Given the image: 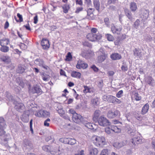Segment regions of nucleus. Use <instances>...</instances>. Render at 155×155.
<instances>
[{
	"label": "nucleus",
	"instance_id": "obj_11",
	"mask_svg": "<svg viewBox=\"0 0 155 155\" xmlns=\"http://www.w3.org/2000/svg\"><path fill=\"white\" fill-rule=\"evenodd\" d=\"M149 11L144 9H142L141 10V15L140 16L142 21L147 19L148 17Z\"/></svg>",
	"mask_w": 155,
	"mask_h": 155
},
{
	"label": "nucleus",
	"instance_id": "obj_27",
	"mask_svg": "<svg viewBox=\"0 0 155 155\" xmlns=\"http://www.w3.org/2000/svg\"><path fill=\"white\" fill-rule=\"evenodd\" d=\"M130 10L133 12L135 11L137 8L136 3L133 2L130 3Z\"/></svg>",
	"mask_w": 155,
	"mask_h": 155
},
{
	"label": "nucleus",
	"instance_id": "obj_48",
	"mask_svg": "<svg viewBox=\"0 0 155 155\" xmlns=\"http://www.w3.org/2000/svg\"><path fill=\"white\" fill-rule=\"evenodd\" d=\"M72 59V56L71 53L70 52H68L66 56V60L69 61H71Z\"/></svg>",
	"mask_w": 155,
	"mask_h": 155
},
{
	"label": "nucleus",
	"instance_id": "obj_10",
	"mask_svg": "<svg viewBox=\"0 0 155 155\" xmlns=\"http://www.w3.org/2000/svg\"><path fill=\"white\" fill-rule=\"evenodd\" d=\"M41 45L43 49L47 50L50 47V44L48 40L46 39H43L41 42Z\"/></svg>",
	"mask_w": 155,
	"mask_h": 155
},
{
	"label": "nucleus",
	"instance_id": "obj_56",
	"mask_svg": "<svg viewBox=\"0 0 155 155\" xmlns=\"http://www.w3.org/2000/svg\"><path fill=\"white\" fill-rule=\"evenodd\" d=\"M123 91L120 90L116 94V97L118 98L121 97L123 95Z\"/></svg>",
	"mask_w": 155,
	"mask_h": 155
},
{
	"label": "nucleus",
	"instance_id": "obj_23",
	"mask_svg": "<svg viewBox=\"0 0 155 155\" xmlns=\"http://www.w3.org/2000/svg\"><path fill=\"white\" fill-rule=\"evenodd\" d=\"M100 113L101 111L99 110H97L95 111L93 117V120L94 121L97 122L99 119L98 117L100 115Z\"/></svg>",
	"mask_w": 155,
	"mask_h": 155
},
{
	"label": "nucleus",
	"instance_id": "obj_59",
	"mask_svg": "<svg viewBox=\"0 0 155 155\" xmlns=\"http://www.w3.org/2000/svg\"><path fill=\"white\" fill-rule=\"evenodd\" d=\"M24 143L26 146H31V143L27 140L25 139L24 140Z\"/></svg>",
	"mask_w": 155,
	"mask_h": 155
},
{
	"label": "nucleus",
	"instance_id": "obj_63",
	"mask_svg": "<svg viewBox=\"0 0 155 155\" xmlns=\"http://www.w3.org/2000/svg\"><path fill=\"white\" fill-rule=\"evenodd\" d=\"M111 131H112V130H111V128H110V127H107L105 129V132L108 134H110Z\"/></svg>",
	"mask_w": 155,
	"mask_h": 155
},
{
	"label": "nucleus",
	"instance_id": "obj_24",
	"mask_svg": "<svg viewBox=\"0 0 155 155\" xmlns=\"http://www.w3.org/2000/svg\"><path fill=\"white\" fill-rule=\"evenodd\" d=\"M10 40L8 38H4L2 39H0V45H8L9 44Z\"/></svg>",
	"mask_w": 155,
	"mask_h": 155
},
{
	"label": "nucleus",
	"instance_id": "obj_30",
	"mask_svg": "<svg viewBox=\"0 0 155 155\" xmlns=\"http://www.w3.org/2000/svg\"><path fill=\"white\" fill-rule=\"evenodd\" d=\"M24 106L23 104L22 103H17L15 106V108L17 110L20 111V110H22L24 108Z\"/></svg>",
	"mask_w": 155,
	"mask_h": 155
},
{
	"label": "nucleus",
	"instance_id": "obj_47",
	"mask_svg": "<svg viewBox=\"0 0 155 155\" xmlns=\"http://www.w3.org/2000/svg\"><path fill=\"white\" fill-rule=\"evenodd\" d=\"M42 149L45 151L46 152L50 151V147L48 145H45L42 147Z\"/></svg>",
	"mask_w": 155,
	"mask_h": 155
},
{
	"label": "nucleus",
	"instance_id": "obj_7",
	"mask_svg": "<svg viewBox=\"0 0 155 155\" xmlns=\"http://www.w3.org/2000/svg\"><path fill=\"white\" fill-rule=\"evenodd\" d=\"M30 91L32 94L36 93L39 95L41 94L43 92L40 87L37 85H34L32 88L30 90Z\"/></svg>",
	"mask_w": 155,
	"mask_h": 155
},
{
	"label": "nucleus",
	"instance_id": "obj_39",
	"mask_svg": "<svg viewBox=\"0 0 155 155\" xmlns=\"http://www.w3.org/2000/svg\"><path fill=\"white\" fill-rule=\"evenodd\" d=\"M62 8L63 9L64 12L67 13L70 8L69 5L68 4H65L62 6Z\"/></svg>",
	"mask_w": 155,
	"mask_h": 155
},
{
	"label": "nucleus",
	"instance_id": "obj_18",
	"mask_svg": "<svg viewBox=\"0 0 155 155\" xmlns=\"http://www.w3.org/2000/svg\"><path fill=\"white\" fill-rule=\"evenodd\" d=\"M110 57L113 60H119L122 58L121 54L117 53H112L111 54Z\"/></svg>",
	"mask_w": 155,
	"mask_h": 155
},
{
	"label": "nucleus",
	"instance_id": "obj_58",
	"mask_svg": "<svg viewBox=\"0 0 155 155\" xmlns=\"http://www.w3.org/2000/svg\"><path fill=\"white\" fill-rule=\"evenodd\" d=\"M104 22L107 27L109 26V18H106L104 19Z\"/></svg>",
	"mask_w": 155,
	"mask_h": 155
},
{
	"label": "nucleus",
	"instance_id": "obj_53",
	"mask_svg": "<svg viewBox=\"0 0 155 155\" xmlns=\"http://www.w3.org/2000/svg\"><path fill=\"white\" fill-rule=\"evenodd\" d=\"M17 16L19 18V19L18 20H17V22H21L23 21L22 16L19 13H17Z\"/></svg>",
	"mask_w": 155,
	"mask_h": 155
},
{
	"label": "nucleus",
	"instance_id": "obj_51",
	"mask_svg": "<svg viewBox=\"0 0 155 155\" xmlns=\"http://www.w3.org/2000/svg\"><path fill=\"white\" fill-rule=\"evenodd\" d=\"M115 99L116 97H115L110 95L109 100V102H111L113 104H114Z\"/></svg>",
	"mask_w": 155,
	"mask_h": 155
},
{
	"label": "nucleus",
	"instance_id": "obj_29",
	"mask_svg": "<svg viewBox=\"0 0 155 155\" xmlns=\"http://www.w3.org/2000/svg\"><path fill=\"white\" fill-rule=\"evenodd\" d=\"M124 11L125 14L128 18L131 21H132L133 18L132 17V14L131 12L127 9H125Z\"/></svg>",
	"mask_w": 155,
	"mask_h": 155
},
{
	"label": "nucleus",
	"instance_id": "obj_36",
	"mask_svg": "<svg viewBox=\"0 0 155 155\" xmlns=\"http://www.w3.org/2000/svg\"><path fill=\"white\" fill-rule=\"evenodd\" d=\"M94 4L96 10H98L100 8V2L99 0H94Z\"/></svg>",
	"mask_w": 155,
	"mask_h": 155
},
{
	"label": "nucleus",
	"instance_id": "obj_28",
	"mask_svg": "<svg viewBox=\"0 0 155 155\" xmlns=\"http://www.w3.org/2000/svg\"><path fill=\"white\" fill-rule=\"evenodd\" d=\"M91 102V104L94 106H97L99 104V99L97 97L92 99Z\"/></svg>",
	"mask_w": 155,
	"mask_h": 155
},
{
	"label": "nucleus",
	"instance_id": "obj_38",
	"mask_svg": "<svg viewBox=\"0 0 155 155\" xmlns=\"http://www.w3.org/2000/svg\"><path fill=\"white\" fill-rule=\"evenodd\" d=\"M25 70V69L21 65H19L17 70V72L19 73H22Z\"/></svg>",
	"mask_w": 155,
	"mask_h": 155
},
{
	"label": "nucleus",
	"instance_id": "obj_54",
	"mask_svg": "<svg viewBox=\"0 0 155 155\" xmlns=\"http://www.w3.org/2000/svg\"><path fill=\"white\" fill-rule=\"evenodd\" d=\"M57 110L58 111V113L61 116H63V115L65 113L64 111L63 110V109L61 108L58 109Z\"/></svg>",
	"mask_w": 155,
	"mask_h": 155
},
{
	"label": "nucleus",
	"instance_id": "obj_32",
	"mask_svg": "<svg viewBox=\"0 0 155 155\" xmlns=\"http://www.w3.org/2000/svg\"><path fill=\"white\" fill-rule=\"evenodd\" d=\"M84 89L83 90V92L84 93H91L93 92V89L88 87L87 86H84Z\"/></svg>",
	"mask_w": 155,
	"mask_h": 155
},
{
	"label": "nucleus",
	"instance_id": "obj_52",
	"mask_svg": "<svg viewBox=\"0 0 155 155\" xmlns=\"http://www.w3.org/2000/svg\"><path fill=\"white\" fill-rule=\"evenodd\" d=\"M110 96V95H104L102 97V99L104 101L109 102Z\"/></svg>",
	"mask_w": 155,
	"mask_h": 155
},
{
	"label": "nucleus",
	"instance_id": "obj_12",
	"mask_svg": "<svg viewBox=\"0 0 155 155\" xmlns=\"http://www.w3.org/2000/svg\"><path fill=\"white\" fill-rule=\"evenodd\" d=\"M120 114L119 111L116 110L113 111L111 110L109 111L107 113V117L110 118H112L115 117L117 115H118Z\"/></svg>",
	"mask_w": 155,
	"mask_h": 155
},
{
	"label": "nucleus",
	"instance_id": "obj_5",
	"mask_svg": "<svg viewBox=\"0 0 155 155\" xmlns=\"http://www.w3.org/2000/svg\"><path fill=\"white\" fill-rule=\"evenodd\" d=\"M59 141L65 144H68L71 145H73L76 143V140L74 139L71 138H62L59 139Z\"/></svg>",
	"mask_w": 155,
	"mask_h": 155
},
{
	"label": "nucleus",
	"instance_id": "obj_3",
	"mask_svg": "<svg viewBox=\"0 0 155 155\" xmlns=\"http://www.w3.org/2000/svg\"><path fill=\"white\" fill-rule=\"evenodd\" d=\"M122 29V25H115L112 24L111 25V30L113 34L119 35Z\"/></svg>",
	"mask_w": 155,
	"mask_h": 155
},
{
	"label": "nucleus",
	"instance_id": "obj_45",
	"mask_svg": "<svg viewBox=\"0 0 155 155\" xmlns=\"http://www.w3.org/2000/svg\"><path fill=\"white\" fill-rule=\"evenodd\" d=\"M43 110H40L37 112L35 115L39 117H43Z\"/></svg>",
	"mask_w": 155,
	"mask_h": 155
},
{
	"label": "nucleus",
	"instance_id": "obj_4",
	"mask_svg": "<svg viewBox=\"0 0 155 155\" xmlns=\"http://www.w3.org/2000/svg\"><path fill=\"white\" fill-rule=\"evenodd\" d=\"M98 124L101 126L105 127L110 125V123L109 120L104 116H102L98 119Z\"/></svg>",
	"mask_w": 155,
	"mask_h": 155
},
{
	"label": "nucleus",
	"instance_id": "obj_15",
	"mask_svg": "<svg viewBox=\"0 0 155 155\" xmlns=\"http://www.w3.org/2000/svg\"><path fill=\"white\" fill-rule=\"evenodd\" d=\"M88 65L86 63H85L83 61L79 60L78 61L77 64L76 66V68L78 69L86 68H87Z\"/></svg>",
	"mask_w": 155,
	"mask_h": 155
},
{
	"label": "nucleus",
	"instance_id": "obj_57",
	"mask_svg": "<svg viewBox=\"0 0 155 155\" xmlns=\"http://www.w3.org/2000/svg\"><path fill=\"white\" fill-rule=\"evenodd\" d=\"M121 68L122 71H127L128 69L127 66L126 64L122 65Z\"/></svg>",
	"mask_w": 155,
	"mask_h": 155
},
{
	"label": "nucleus",
	"instance_id": "obj_33",
	"mask_svg": "<svg viewBox=\"0 0 155 155\" xmlns=\"http://www.w3.org/2000/svg\"><path fill=\"white\" fill-rule=\"evenodd\" d=\"M101 140H100L99 143V147H102L105 144V139L104 137H100Z\"/></svg>",
	"mask_w": 155,
	"mask_h": 155
},
{
	"label": "nucleus",
	"instance_id": "obj_37",
	"mask_svg": "<svg viewBox=\"0 0 155 155\" xmlns=\"http://www.w3.org/2000/svg\"><path fill=\"white\" fill-rule=\"evenodd\" d=\"M111 130L112 131H114L115 133H118L120 131V129L116 125L112 126H111Z\"/></svg>",
	"mask_w": 155,
	"mask_h": 155
},
{
	"label": "nucleus",
	"instance_id": "obj_14",
	"mask_svg": "<svg viewBox=\"0 0 155 155\" xmlns=\"http://www.w3.org/2000/svg\"><path fill=\"white\" fill-rule=\"evenodd\" d=\"M130 142L134 145L141 143L142 142V140L140 137H135L132 138Z\"/></svg>",
	"mask_w": 155,
	"mask_h": 155
},
{
	"label": "nucleus",
	"instance_id": "obj_44",
	"mask_svg": "<svg viewBox=\"0 0 155 155\" xmlns=\"http://www.w3.org/2000/svg\"><path fill=\"white\" fill-rule=\"evenodd\" d=\"M109 152L107 149H104L101 151L100 155H109Z\"/></svg>",
	"mask_w": 155,
	"mask_h": 155
},
{
	"label": "nucleus",
	"instance_id": "obj_19",
	"mask_svg": "<svg viewBox=\"0 0 155 155\" xmlns=\"http://www.w3.org/2000/svg\"><path fill=\"white\" fill-rule=\"evenodd\" d=\"M127 143V141H124L120 142H116L113 144V146L117 148H120L125 146Z\"/></svg>",
	"mask_w": 155,
	"mask_h": 155
},
{
	"label": "nucleus",
	"instance_id": "obj_62",
	"mask_svg": "<svg viewBox=\"0 0 155 155\" xmlns=\"http://www.w3.org/2000/svg\"><path fill=\"white\" fill-rule=\"evenodd\" d=\"M6 97L8 99L9 101H11L13 99V97L10 94L7 93L6 94Z\"/></svg>",
	"mask_w": 155,
	"mask_h": 155
},
{
	"label": "nucleus",
	"instance_id": "obj_61",
	"mask_svg": "<svg viewBox=\"0 0 155 155\" xmlns=\"http://www.w3.org/2000/svg\"><path fill=\"white\" fill-rule=\"evenodd\" d=\"M91 68L95 72H97L99 70L98 68L94 65H92Z\"/></svg>",
	"mask_w": 155,
	"mask_h": 155
},
{
	"label": "nucleus",
	"instance_id": "obj_2",
	"mask_svg": "<svg viewBox=\"0 0 155 155\" xmlns=\"http://www.w3.org/2000/svg\"><path fill=\"white\" fill-rule=\"evenodd\" d=\"M97 52L99 55L97 58L98 62L100 63H102L105 60L107 57V55L105 54L103 48H100Z\"/></svg>",
	"mask_w": 155,
	"mask_h": 155
},
{
	"label": "nucleus",
	"instance_id": "obj_31",
	"mask_svg": "<svg viewBox=\"0 0 155 155\" xmlns=\"http://www.w3.org/2000/svg\"><path fill=\"white\" fill-rule=\"evenodd\" d=\"M21 119L24 122L27 123L28 122L29 120L28 115L24 114L22 116Z\"/></svg>",
	"mask_w": 155,
	"mask_h": 155
},
{
	"label": "nucleus",
	"instance_id": "obj_34",
	"mask_svg": "<svg viewBox=\"0 0 155 155\" xmlns=\"http://www.w3.org/2000/svg\"><path fill=\"white\" fill-rule=\"evenodd\" d=\"M126 130L127 132L129 134H131V135H133L132 133H134L135 132V130L132 129V128L129 125H127L126 127Z\"/></svg>",
	"mask_w": 155,
	"mask_h": 155
},
{
	"label": "nucleus",
	"instance_id": "obj_42",
	"mask_svg": "<svg viewBox=\"0 0 155 155\" xmlns=\"http://www.w3.org/2000/svg\"><path fill=\"white\" fill-rule=\"evenodd\" d=\"M2 124V123H0V136L4 135L5 133L3 129Z\"/></svg>",
	"mask_w": 155,
	"mask_h": 155
},
{
	"label": "nucleus",
	"instance_id": "obj_50",
	"mask_svg": "<svg viewBox=\"0 0 155 155\" xmlns=\"http://www.w3.org/2000/svg\"><path fill=\"white\" fill-rule=\"evenodd\" d=\"M42 77L43 80L44 81H47L49 79V76L47 75L43 74L42 75Z\"/></svg>",
	"mask_w": 155,
	"mask_h": 155
},
{
	"label": "nucleus",
	"instance_id": "obj_60",
	"mask_svg": "<svg viewBox=\"0 0 155 155\" xmlns=\"http://www.w3.org/2000/svg\"><path fill=\"white\" fill-rule=\"evenodd\" d=\"M43 117H47L50 115L49 112L43 110Z\"/></svg>",
	"mask_w": 155,
	"mask_h": 155
},
{
	"label": "nucleus",
	"instance_id": "obj_21",
	"mask_svg": "<svg viewBox=\"0 0 155 155\" xmlns=\"http://www.w3.org/2000/svg\"><path fill=\"white\" fill-rule=\"evenodd\" d=\"M149 107V104L148 103L146 104L142 107L141 114L143 115H144L146 114L148 111Z\"/></svg>",
	"mask_w": 155,
	"mask_h": 155
},
{
	"label": "nucleus",
	"instance_id": "obj_22",
	"mask_svg": "<svg viewBox=\"0 0 155 155\" xmlns=\"http://www.w3.org/2000/svg\"><path fill=\"white\" fill-rule=\"evenodd\" d=\"M90 155H97L98 153L97 149L95 148L90 147L89 149Z\"/></svg>",
	"mask_w": 155,
	"mask_h": 155
},
{
	"label": "nucleus",
	"instance_id": "obj_6",
	"mask_svg": "<svg viewBox=\"0 0 155 155\" xmlns=\"http://www.w3.org/2000/svg\"><path fill=\"white\" fill-rule=\"evenodd\" d=\"M85 119L83 118L80 115L77 113L75 114L72 116V120L75 123L80 124Z\"/></svg>",
	"mask_w": 155,
	"mask_h": 155
},
{
	"label": "nucleus",
	"instance_id": "obj_43",
	"mask_svg": "<svg viewBox=\"0 0 155 155\" xmlns=\"http://www.w3.org/2000/svg\"><path fill=\"white\" fill-rule=\"evenodd\" d=\"M87 15L86 16L87 18L90 20H92L93 19V14L92 12H89V11H87Z\"/></svg>",
	"mask_w": 155,
	"mask_h": 155
},
{
	"label": "nucleus",
	"instance_id": "obj_13",
	"mask_svg": "<svg viewBox=\"0 0 155 155\" xmlns=\"http://www.w3.org/2000/svg\"><path fill=\"white\" fill-rule=\"evenodd\" d=\"M134 27L136 29H138L139 27L140 26L141 29L144 28V24L143 21H141V23L139 19H137L134 22L133 25Z\"/></svg>",
	"mask_w": 155,
	"mask_h": 155
},
{
	"label": "nucleus",
	"instance_id": "obj_25",
	"mask_svg": "<svg viewBox=\"0 0 155 155\" xmlns=\"http://www.w3.org/2000/svg\"><path fill=\"white\" fill-rule=\"evenodd\" d=\"M1 60L6 63H8L11 61L10 57L7 55H3L1 58Z\"/></svg>",
	"mask_w": 155,
	"mask_h": 155
},
{
	"label": "nucleus",
	"instance_id": "obj_16",
	"mask_svg": "<svg viewBox=\"0 0 155 155\" xmlns=\"http://www.w3.org/2000/svg\"><path fill=\"white\" fill-rule=\"evenodd\" d=\"M146 82L150 86H153L155 83L154 80L151 76H148L145 79Z\"/></svg>",
	"mask_w": 155,
	"mask_h": 155
},
{
	"label": "nucleus",
	"instance_id": "obj_41",
	"mask_svg": "<svg viewBox=\"0 0 155 155\" xmlns=\"http://www.w3.org/2000/svg\"><path fill=\"white\" fill-rule=\"evenodd\" d=\"M50 152L51 154L54 155H59L61 154V152L59 149H58L56 150H54L51 151Z\"/></svg>",
	"mask_w": 155,
	"mask_h": 155
},
{
	"label": "nucleus",
	"instance_id": "obj_17",
	"mask_svg": "<svg viewBox=\"0 0 155 155\" xmlns=\"http://www.w3.org/2000/svg\"><path fill=\"white\" fill-rule=\"evenodd\" d=\"M100 140H101L100 137L97 136H94L91 138V140L93 143L97 147H99L100 144L99 143Z\"/></svg>",
	"mask_w": 155,
	"mask_h": 155
},
{
	"label": "nucleus",
	"instance_id": "obj_8",
	"mask_svg": "<svg viewBox=\"0 0 155 155\" xmlns=\"http://www.w3.org/2000/svg\"><path fill=\"white\" fill-rule=\"evenodd\" d=\"M86 118L82 122V123L84 124L85 126L87 128L92 130H96L97 128V126L95 124H92L89 123L85 120Z\"/></svg>",
	"mask_w": 155,
	"mask_h": 155
},
{
	"label": "nucleus",
	"instance_id": "obj_64",
	"mask_svg": "<svg viewBox=\"0 0 155 155\" xmlns=\"http://www.w3.org/2000/svg\"><path fill=\"white\" fill-rule=\"evenodd\" d=\"M145 39L147 41H152V38L150 36L148 35L146 37Z\"/></svg>",
	"mask_w": 155,
	"mask_h": 155
},
{
	"label": "nucleus",
	"instance_id": "obj_1",
	"mask_svg": "<svg viewBox=\"0 0 155 155\" xmlns=\"http://www.w3.org/2000/svg\"><path fill=\"white\" fill-rule=\"evenodd\" d=\"M86 37L89 41H94L96 40H100L102 36L99 33L96 34L93 33H90L88 34Z\"/></svg>",
	"mask_w": 155,
	"mask_h": 155
},
{
	"label": "nucleus",
	"instance_id": "obj_35",
	"mask_svg": "<svg viewBox=\"0 0 155 155\" xmlns=\"http://www.w3.org/2000/svg\"><path fill=\"white\" fill-rule=\"evenodd\" d=\"M1 47L0 48V51L4 52H7L9 51V48L8 47L5 45H2Z\"/></svg>",
	"mask_w": 155,
	"mask_h": 155
},
{
	"label": "nucleus",
	"instance_id": "obj_20",
	"mask_svg": "<svg viewBox=\"0 0 155 155\" xmlns=\"http://www.w3.org/2000/svg\"><path fill=\"white\" fill-rule=\"evenodd\" d=\"M133 52L134 55L137 57L141 58L142 57L143 54L140 49L135 48Z\"/></svg>",
	"mask_w": 155,
	"mask_h": 155
},
{
	"label": "nucleus",
	"instance_id": "obj_46",
	"mask_svg": "<svg viewBox=\"0 0 155 155\" xmlns=\"http://www.w3.org/2000/svg\"><path fill=\"white\" fill-rule=\"evenodd\" d=\"M134 97L135 100L137 101H140L141 99V97L137 93H135Z\"/></svg>",
	"mask_w": 155,
	"mask_h": 155
},
{
	"label": "nucleus",
	"instance_id": "obj_26",
	"mask_svg": "<svg viewBox=\"0 0 155 155\" xmlns=\"http://www.w3.org/2000/svg\"><path fill=\"white\" fill-rule=\"evenodd\" d=\"M71 76L74 78H80L81 77V74L79 72L74 71L72 72Z\"/></svg>",
	"mask_w": 155,
	"mask_h": 155
},
{
	"label": "nucleus",
	"instance_id": "obj_40",
	"mask_svg": "<svg viewBox=\"0 0 155 155\" xmlns=\"http://www.w3.org/2000/svg\"><path fill=\"white\" fill-rule=\"evenodd\" d=\"M105 36L107 40L109 41H113L114 40V37L110 34H106Z\"/></svg>",
	"mask_w": 155,
	"mask_h": 155
},
{
	"label": "nucleus",
	"instance_id": "obj_49",
	"mask_svg": "<svg viewBox=\"0 0 155 155\" xmlns=\"http://www.w3.org/2000/svg\"><path fill=\"white\" fill-rule=\"evenodd\" d=\"M10 139H11V138L9 134H7L4 135V141L7 142Z\"/></svg>",
	"mask_w": 155,
	"mask_h": 155
},
{
	"label": "nucleus",
	"instance_id": "obj_9",
	"mask_svg": "<svg viewBox=\"0 0 155 155\" xmlns=\"http://www.w3.org/2000/svg\"><path fill=\"white\" fill-rule=\"evenodd\" d=\"M34 63L36 65L41 66L46 70H47L48 68L47 66L45 65L44 61L42 59L40 58L37 59L35 61Z\"/></svg>",
	"mask_w": 155,
	"mask_h": 155
},
{
	"label": "nucleus",
	"instance_id": "obj_55",
	"mask_svg": "<svg viewBox=\"0 0 155 155\" xmlns=\"http://www.w3.org/2000/svg\"><path fill=\"white\" fill-rule=\"evenodd\" d=\"M51 121V120L49 118H48L45 120L44 122V125L45 126L48 127L49 126V122Z\"/></svg>",
	"mask_w": 155,
	"mask_h": 155
}]
</instances>
